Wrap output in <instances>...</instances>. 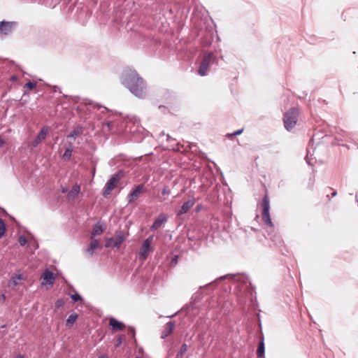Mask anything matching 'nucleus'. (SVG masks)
Listing matches in <instances>:
<instances>
[{
  "label": "nucleus",
  "mask_w": 358,
  "mask_h": 358,
  "mask_svg": "<svg viewBox=\"0 0 358 358\" xmlns=\"http://www.w3.org/2000/svg\"><path fill=\"white\" fill-rule=\"evenodd\" d=\"M121 83L136 96L144 98L146 96V84L136 71L125 69L122 74Z\"/></svg>",
  "instance_id": "1"
},
{
  "label": "nucleus",
  "mask_w": 358,
  "mask_h": 358,
  "mask_svg": "<svg viewBox=\"0 0 358 358\" xmlns=\"http://www.w3.org/2000/svg\"><path fill=\"white\" fill-rule=\"evenodd\" d=\"M299 114V110L296 108H292L285 113L283 122L287 131H290L294 127L298 120Z\"/></svg>",
  "instance_id": "2"
},
{
  "label": "nucleus",
  "mask_w": 358,
  "mask_h": 358,
  "mask_svg": "<svg viewBox=\"0 0 358 358\" xmlns=\"http://www.w3.org/2000/svg\"><path fill=\"white\" fill-rule=\"evenodd\" d=\"M262 206L263 208L262 217L264 222L271 228H273V224L271 219L269 210H270V203L269 199L267 195H265L262 199Z\"/></svg>",
  "instance_id": "3"
},
{
  "label": "nucleus",
  "mask_w": 358,
  "mask_h": 358,
  "mask_svg": "<svg viewBox=\"0 0 358 358\" xmlns=\"http://www.w3.org/2000/svg\"><path fill=\"white\" fill-rule=\"evenodd\" d=\"M210 61L216 62V56L213 52H208L204 55L198 70L200 76H204L206 75L208 68L210 66Z\"/></svg>",
  "instance_id": "4"
},
{
  "label": "nucleus",
  "mask_w": 358,
  "mask_h": 358,
  "mask_svg": "<svg viewBox=\"0 0 358 358\" xmlns=\"http://www.w3.org/2000/svg\"><path fill=\"white\" fill-rule=\"evenodd\" d=\"M120 179V173L114 174L110 177V178L107 181L106 183L104 190H103V196H106L107 195L110 194L111 191L115 189V187L117 186V184L118 183L119 180Z\"/></svg>",
  "instance_id": "5"
},
{
  "label": "nucleus",
  "mask_w": 358,
  "mask_h": 358,
  "mask_svg": "<svg viewBox=\"0 0 358 358\" xmlns=\"http://www.w3.org/2000/svg\"><path fill=\"white\" fill-rule=\"evenodd\" d=\"M17 25L15 22H0V36L1 37L10 34Z\"/></svg>",
  "instance_id": "6"
},
{
  "label": "nucleus",
  "mask_w": 358,
  "mask_h": 358,
  "mask_svg": "<svg viewBox=\"0 0 358 358\" xmlns=\"http://www.w3.org/2000/svg\"><path fill=\"white\" fill-rule=\"evenodd\" d=\"M49 127L47 126H44L42 127L39 133L38 134L36 138L31 142V146L33 148H36L41 142L43 141L49 132Z\"/></svg>",
  "instance_id": "7"
},
{
  "label": "nucleus",
  "mask_w": 358,
  "mask_h": 358,
  "mask_svg": "<svg viewBox=\"0 0 358 358\" xmlns=\"http://www.w3.org/2000/svg\"><path fill=\"white\" fill-rule=\"evenodd\" d=\"M145 191V187L143 185L140 184L136 186L134 189L128 195L127 201L129 203H133L136 201L139 195Z\"/></svg>",
  "instance_id": "8"
},
{
  "label": "nucleus",
  "mask_w": 358,
  "mask_h": 358,
  "mask_svg": "<svg viewBox=\"0 0 358 358\" xmlns=\"http://www.w3.org/2000/svg\"><path fill=\"white\" fill-rule=\"evenodd\" d=\"M126 122H127V127H129V124H132L134 126L136 127V129L134 130H132L131 128L129 129V131L131 132L135 133L140 131V129L141 128V124H140V120L138 117L134 115H128L126 117Z\"/></svg>",
  "instance_id": "9"
},
{
  "label": "nucleus",
  "mask_w": 358,
  "mask_h": 358,
  "mask_svg": "<svg viewBox=\"0 0 358 358\" xmlns=\"http://www.w3.org/2000/svg\"><path fill=\"white\" fill-rule=\"evenodd\" d=\"M152 238H153L152 236H149L148 238H146L143 241V243L141 245V248L140 250V256L144 260L146 259V258L148 255V252H149V250H150V244H151Z\"/></svg>",
  "instance_id": "10"
},
{
  "label": "nucleus",
  "mask_w": 358,
  "mask_h": 358,
  "mask_svg": "<svg viewBox=\"0 0 358 358\" xmlns=\"http://www.w3.org/2000/svg\"><path fill=\"white\" fill-rule=\"evenodd\" d=\"M42 285H53L55 282L54 273L48 268L45 269L41 275Z\"/></svg>",
  "instance_id": "11"
},
{
  "label": "nucleus",
  "mask_w": 358,
  "mask_h": 358,
  "mask_svg": "<svg viewBox=\"0 0 358 358\" xmlns=\"http://www.w3.org/2000/svg\"><path fill=\"white\" fill-rule=\"evenodd\" d=\"M195 204L194 199H189L187 201L185 202L183 205L176 211L177 216H180L183 214L187 213Z\"/></svg>",
  "instance_id": "12"
},
{
  "label": "nucleus",
  "mask_w": 358,
  "mask_h": 358,
  "mask_svg": "<svg viewBox=\"0 0 358 358\" xmlns=\"http://www.w3.org/2000/svg\"><path fill=\"white\" fill-rule=\"evenodd\" d=\"M167 221V216L164 213H160L150 227L152 231L157 230L162 224Z\"/></svg>",
  "instance_id": "13"
},
{
  "label": "nucleus",
  "mask_w": 358,
  "mask_h": 358,
  "mask_svg": "<svg viewBox=\"0 0 358 358\" xmlns=\"http://www.w3.org/2000/svg\"><path fill=\"white\" fill-rule=\"evenodd\" d=\"M125 239L126 236L122 231H117L115 237L113 238V248L119 249Z\"/></svg>",
  "instance_id": "14"
},
{
  "label": "nucleus",
  "mask_w": 358,
  "mask_h": 358,
  "mask_svg": "<svg viewBox=\"0 0 358 358\" xmlns=\"http://www.w3.org/2000/svg\"><path fill=\"white\" fill-rule=\"evenodd\" d=\"M175 327V323L174 322L170 321L164 327V329L163 330L162 333L161 338H165L167 336H169L173 331Z\"/></svg>",
  "instance_id": "15"
},
{
  "label": "nucleus",
  "mask_w": 358,
  "mask_h": 358,
  "mask_svg": "<svg viewBox=\"0 0 358 358\" xmlns=\"http://www.w3.org/2000/svg\"><path fill=\"white\" fill-rule=\"evenodd\" d=\"M99 246L100 242L97 239L92 238L90 243L86 250V252L89 254L90 257H92L94 254V250L98 248Z\"/></svg>",
  "instance_id": "16"
},
{
  "label": "nucleus",
  "mask_w": 358,
  "mask_h": 358,
  "mask_svg": "<svg viewBox=\"0 0 358 358\" xmlns=\"http://www.w3.org/2000/svg\"><path fill=\"white\" fill-rule=\"evenodd\" d=\"M80 186L79 185H74L71 191L68 192L66 198L68 200H73L74 199L78 194L80 193Z\"/></svg>",
  "instance_id": "17"
},
{
  "label": "nucleus",
  "mask_w": 358,
  "mask_h": 358,
  "mask_svg": "<svg viewBox=\"0 0 358 358\" xmlns=\"http://www.w3.org/2000/svg\"><path fill=\"white\" fill-rule=\"evenodd\" d=\"M73 150V144L71 143H69L68 144V145L66 146L64 154L62 155V159L65 162L69 161L71 157Z\"/></svg>",
  "instance_id": "18"
},
{
  "label": "nucleus",
  "mask_w": 358,
  "mask_h": 358,
  "mask_svg": "<svg viewBox=\"0 0 358 358\" xmlns=\"http://www.w3.org/2000/svg\"><path fill=\"white\" fill-rule=\"evenodd\" d=\"M109 325L113 328L114 331L122 330L124 327V323L117 320L113 317H111L109 320Z\"/></svg>",
  "instance_id": "19"
},
{
  "label": "nucleus",
  "mask_w": 358,
  "mask_h": 358,
  "mask_svg": "<svg viewBox=\"0 0 358 358\" xmlns=\"http://www.w3.org/2000/svg\"><path fill=\"white\" fill-rule=\"evenodd\" d=\"M236 280L238 281L243 282V283L244 284V285L245 286L247 289H250V291L251 289H252V288H251V289L250 288V287H251V283L249 281L248 276L244 275H239L237 277V278Z\"/></svg>",
  "instance_id": "20"
},
{
  "label": "nucleus",
  "mask_w": 358,
  "mask_h": 358,
  "mask_svg": "<svg viewBox=\"0 0 358 358\" xmlns=\"http://www.w3.org/2000/svg\"><path fill=\"white\" fill-rule=\"evenodd\" d=\"M265 347L264 338H262L257 350V355L258 357H262L264 355Z\"/></svg>",
  "instance_id": "21"
},
{
  "label": "nucleus",
  "mask_w": 358,
  "mask_h": 358,
  "mask_svg": "<svg viewBox=\"0 0 358 358\" xmlns=\"http://www.w3.org/2000/svg\"><path fill=\"white\" fill-rule=\"evenodd\" d=\"M78 315L77 313H73L71 314L66 320V325L68 327L72 326L76 322V320L78 319Z\"/></svg>",
  "instance_id": "22"
},
{
  "label": "nucleus",
  "mask_w": 358,
  "mask_h": 358,
  "mask_svg": "<svg viewBox=\"0 0 358 358\" xmlns=\"http://www.w3.org/2000/svg\"><path fill=\"white\" fill-rule=\"evenodd\" d=\"M103 231V229L101 225L99 224H96L92 229V235L93 236H96L101 234Z\"/></svg>",
  "instance_id": "23"
},
{
  "label": "nucleus",
  "mask_w": 358,
  "mask_h": 358,
  "mask_svg": "<svg viewBox=\"0 0 358 358\" xmlns=\"http://www.w3.org/2000/svg\"><path fill=\"white\" fill-rule=\"evenodd\" d=\"M22 280V278L21 276V275L18 274H15L14 275H13L10 280V282L11 284H13L14 286H16L19 284V282Z\"/></svg>",
  "instance_id": "24"
},
{
  "label": "nucleus",
  "mask_w": 358,
  "mask_h": 358,
  "mask_svg": "<svg viewBox=\"0 0 358 358\" xmlns=\"http://www.w3.org/2000/svg\"><path fill=\"white\" fill-rule=\"evenodd\" d=\"M187 348L188 347L187 344H182L176 355V358H182L183 355L187 351Z\"/></svg>",
  "instance_id": "25"
},
{
  "label": "nucleus",
  "mask_w": 358,
  "mask_h": 358,
  "mask_svg": "<svg viewBox=\"0 0 358 358\" xmlns=\"http://www.w3.org/2000/svg\"><path fill=\"white\" fill-rule=\"evenodd\" d=\"M80 129L78 128H75L68 136L67 138H71L76 139L80 134Z\"/></svg>",
  "instance_id": "26"
},
{
  "label": "nucleus",
  "mask_w": 358,
  "mask_h": 358,
  "mask_svg": "<svg viewBox=\"0 0 358 358\" xmlns=\"http://www.w3.org/2000/svg\"><path fill=\"white\" fill-rule=\"evenodd\" d=\"M6 231V224L3 220L0 218V238L4 235Z\"/></svg>",
  "instance_id": "27"
},
{
  "label": "nucleus",
  "mask_w": 358,
  "mask_h": 358,
  "mask_svg": "<svg viewBox=\"0 0 358 358\" xmlns=\"http://www.w3.org/2000/svg\"><path fill=\"white\" fill-rule=\"evenodd\" d=\"M36 87V83L28 82L24 85V88H28L29 90H32V89H34Z\"/></svg>",
  "instance_id": "28"
},
{
  "label": "nucleus",
  "mask_w": 358,
  "mask_h": 358,
  "mask_svg": "<svg viewBox=\"0 0 358 358\" xmlns=\"http://www.w3.org/2000/svg\"><path fill=\"white\" fill-rule=\"evenodd\" d=\"M105 246L106 248H113V238H108L105 241Z\"/></svg>",
  "instance_id": "29"
},
{
  "label": "nucleus",
  "mask_w": 358,
  "mask_h": 358,
  "mask_svg": "<svg viewBox=\"0 0 358 358\" xmlns=\"http://www.w3.org/2000/svg\"><path fill=\"white\" fill-rule=\"evenodd\" d=\"M64 304V301L62 299H58L55 303V308L59 309L60 307L63 306Z\"/></svg>",
  "instance_id": "30"
},
{
  "label": "nucleus",
  "mask_w": 358,
  "mask_h": 358,
  "mask_svg": "<svg viewBox=\"0 0 358 358\" xmlns=\"http://www.w3.org/2000/svg\"><path fill=\"white\" fill-rule=\"evenodd\" d=\"M27 239L24 236H20L18 239V243L21 246H24L27 243Z\"/></svg>",
  "instance_id": "31"
},
{
  "label": "nucleus",
  "mask_w": 358,
  "mask_h": 358,
  "mask_svg": "<svg viewBox=\"0 0 358 358\" xmlns=\"http://www.w3.org/2000/svg\"><path fill=\"white\" fill-rule=\"evenodd\" d=\"M71 298L73 299L74 302H77L82 299V297L78 294L76 293L71 296Z\"/></svg>",
  "instance_id": "32"
},
{
  "label": "nucleus",
  "mask_w": 358,
  "mask_h": 358,
  "mask_svg": "<svg viewBox=\"0 0 358 358\" xmlns=\"http://www.w3.org/2000/svg\"><path fill=\"white\" fill-rule=\"evenodd\" d=\"M162 193L163 195H169L171 194V189H169V187L167 186H165L163 189H162Z\"/></svg>",
  "instance_id": "33"
},
{
  "label": "nucleus",
  "mask_w": 358,
  "mask_h": 358,
  "mask_svg": "<svg viewBox=\"0 0 358 358\" xmlns=\"http://www.w3.org/2000/svg\"><path fill=\"white\" fill-rule=\"evenodd\" d=\"M88 104H89L90 108H94L95 107H97L98 109H99L101 108H103L105 110H107V108L106 107H101L100 106H98L96 103H94L92 102H90Z\"/></svg>",
  "instance_id": "34"
},
{
  "label": "nucleus",
  "mask_w": 358,
  "mask_h": 358,
  "mask_svg": "<svg viewBox=\"0 0 358 358\" xmlns=\"http://www.w3.org/2000/svg\"><path fill=\"white\" fill-rule=\"evenodd\" d=\"M178 255H175L173 258L171 259V266H176L178 264Z\"/></svg>",
  "instance_id": "35"
},
{
  "label": "nucleus",
  "mask_w": 358,
  "mask_h": 358,
  "mask_svg": "<svg viewBox=\"0 0 358 358\" xmlns=\"http://www.w3.org/2000/svg\"><path fill=\"white\" fill-rule=\"evenodd\" d=\"M243 131V129H238L236 131H234L233 134H229V136H238L239 134H241Z\"/></svg>",
  "instance_id": "36"
},
{
  "label": "nucleus",
  "mask_w": 358,
  "mask_h": 358,
  "mask_svg": "<svg viewBox=\"0 0 358 358\" xmlns=\"http://www.w3.org/2000/svg\"><path fill=\"white\" fill-rule=\"evenodd\" d=\"M129 331L132 337L135 338V329L133 327L129 328Z\"/></svg>",
  "instance_id": "37"
},
{
  "label": "nucleus",
  "mask_w": 358,
  "mask_h": 358,
  "mask_svg": "<svg viewBox=\"0 0 358 358\" xmlns=\"http://www.w3.org/2000/svg\"><path fill=\"white\" fill-rule=\"evenodd\" d=\"M6 300V296L3 294H0V303H3Z\"/></svg>",
  "instance_id": "38"
},
{
  "label": "nucleus",
  "mask_w": 358,
  "mask_h": 358,
  "mask_svg": "<svg viewBox=\"0 0 358 358\" xmlns=\"http://www.w3.org/2000/svg\"><path fill=\"white\" fill-rule=\"evenodd\" d=\"M122 338H119L117 340V344L116 345L117 346H119L122 344Z\"/></svg>",
  "instance_id": "39"
},
{
  "label": "nucleus",
  "mask_w": 358,
  "mask_h": 358,
  "mask_svg": "<svg viewBox=\"0 0 358 358\" xmlns=\"http://www.w3.org/2000/svg\"><path fill=\"white\" fill-rule=\"evenodd\" d=\"M5 144V141L0 137V148Z\"/></svg>",
  "instance_id": "40"
},
{
  "label": "nucleus",
  "mask_w": 358,
  "mask_h": 358,
  "mask_svg": "<svg viewBox=\"0 0 358 358\" xmlns=\"http://www.w3.org/2000/svg\"><path fill=\"white\" fill-rule=\"evenodd\" d=\"M217 63H218V59L216 57V62L210 61V66H212L213 64H217Z\"/></svg>",
  "instance_id": "41"
},
{
  "label": "nucleus",
  "mask_w": 358,
  "mask_h": 358,
  "mask_svg": "<svg viewBox=\"0 0 358 358\" xmlns=\"http://www.w3.org/2000/svg\"><path fill=\"white\" fill-rule=\"evenodd\" d=\"M62 192L63 193H66V192H67V188H66V187H62Z\"/></svg>",
  "instance_id": "42"
},
{
  "label": "nucleus",
  "mask_w": 358,
  "mask_h": 358,
  "mask_svg": "<svg viewBox=\"0 0 358 358\" xmlns=\"http://www.w3.org/2000/svg\"><path fill=\"white\" fill-rule=\"evenodd\" d=\"M98 358H108V357L106 355H102L99 356Z\"/></svg>",
  "instance_id": "43"
},
{
  "label": "nucleus",
  "mask_w": 358,
  "mask_h": 358,
  "mask_svg": "<svg viewBox=\"0 0 358 358\" xmlns=\"http://www.w3.org/2000/svg\"><path fill=\"white\" fill-rule=\"evenodd\" d=\"M16 79H17V77L15 76L11 77V80H15Z\"/></svg>",
  "instance_id": "44"
},
{
  "label": "nucleus",
  "mask_w": 358,
  "mask_h": 358,
  "mask_svg": "<svg viewBox=\"0 0 358 358\" xmlns=\"http://www.w3.org/2000/svg\"><path fill=\"white\" fill-rule=\"evenodd\" d=\"M308 155L306 156V162L308 164H311L310 162L308 161Z\"/></svg>",
  "instance_id": "45"
},
{
  "label": "nucleus",
  "mask_w": 358,
  "mask_h": 358,
  "mask_svg": "<svg viewBox=\"0 0 358 358\" xmlns=\"http://www.w3.org/2000/svg\"><path fill=\"white\" fill-rule=\"evenodd\" d=\"M15 358H24V357L21 355H18Z\"/></svg>",
  "instance_id": "46"
},
{
  "label": "nucleus",
  "mask_w": 358,
  "mask_h": 358,
  "mask_svg": "<svg viewBox=\"0 0 358 358\" xmlns=\"http://www.w3.org/2000/svg\"><path fill=\"white\" fill-rule=\"evenodd\" d=\"M336 192H333V193H332V196H336Z\"/></svg>",
  "instance_id": "47"
},
{
  "label": "nucleus",
  "mask_w": 358,
  "mask_h": 358,
  "mask_svg": "<svg viewBox=\"0 0 358 358\" xmlns=\"http://www.w3.org/2000/svg\"><path fill=\"white\" fill-rule=\"evenodd\" d=\"M221 279H222V278H217V279H216L215 282H217L218 280H221Z\"/></svg>",
  "instance_id": "48"
},
{
  "label": "nucleus",
  "mask_w": 358,
  "mask_h": 358,
  "mask_svg": "<svg viewBox=\"0 0 358 358\" xmlns=\"http://www.w3.org/2000/svg\"><path fill=\"white\" fill-rule=\"evenodd\" d=\"M136 358H141V357H136Z\"/></svg>",
  "instance_id": "49"
}]
</instances>
